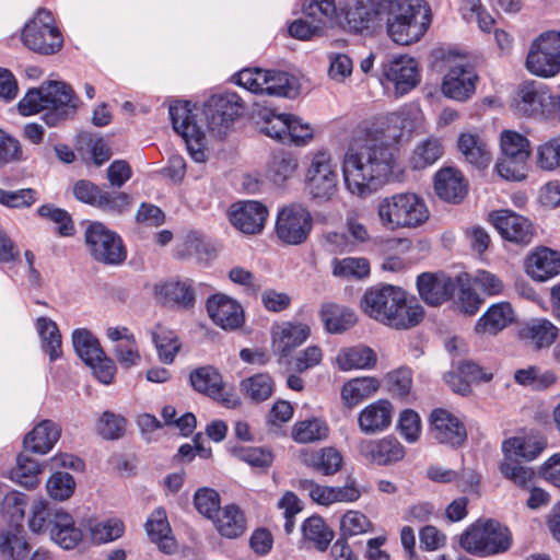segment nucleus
I'll return each instance as SVG.
<instances>
[{
    "mask_svg": "<svg viewBox=\"0 0 560 560\" xmlns=\"http://www.w3.org/2000/svg\"><path fill=\"white\" fill-rule=\"evenodd\" d=\"M397 152L393 143L377 139L365 140L364 145L352 153V195L365 198L376 192L392 173Z\"/></svg>",
    "mask_w": 560,
    "mask_h": 560,
    "instance_id": "obj_1",
    "label": "nucleus"
},
{
    "mask_svg": "<svg viewBox=\"0 0 560 560\" xmlns=\"http://www.w3.org/2000/svg\"><path fill=\"white\" fill-rule=\"evenodd\" d=\"M78 108L73 89L62 81H47L37 89H30L20 100L18 110L23 116L44 112L43 120L56 127L72 116Z\"/></svg>",
    "mask_w": 560,
    "mask_h": 560,
    "instance_id": "obj_2",
    "label": "nucleus"
},
{
    "mask_svg": "<svg viewBox=\"0 0 560 560\" xmlns=\"http://www.w3.org/2000/svg\"><path fill=\"white\" fill-rule=\"evenodd\" d=\"M431 24V11L423 0H396L386 18L387 34L398 45L420 40Z\"/></svg>",
    "mask_w": 560,
    "mask_h": 560,
    "instance_id": "obj_3",
    "label": "nucleus"
},
{
    "mask_svg": "<svg viewBox=\"0 0 560 560\" xmlns=\"http://www.w3.org/2000/svg\"><path fill=\"white\" fill-rule=\"evenodd\" d=\"M547 443L541 436H512L502 442L503 459L499 470L504 478L520 488H527L535 472L521 460L530 462L539 456Z\"/></svg>",
    "mask_w": 560,
    "mask_h": 560,
    "instance_id": "obj_4",
    "label": "nucleus"
},
{
    "mask_svg": "<svg viewBox=\"0 0 560 560\" xmlns=\"http://www.w3.org/2000/svg\"><path fill=\"white\" fill-rule=\"evenodd\" d=\"M377 213L384 226L389 230L415 229L429 219L424 200L413 192H400L382 199Z\"/></svg>",
    "mask_w": 560,
    "mask_h": 560,
    "instance_id": "obj_5",
    "label": "nucleus"
},
{
    "mask_svg": "<svg viewBox=\"0 0 560 560\" xmlns=\"http://www.w3.org/2000/svg\"><path fill=\"white\" fill-rule=\"evenodd\" d=\"M459 545L469 553L491 556L509 550L512 535L495 520H478L460 535Z\"/></svg>",
    "mask_w": 560,
    "mask_h": 560,
    "instance_id": "obj_6",
    "label": "nucleus"
},
{
    "mask_svg": "<svg viewBox=\"0 0 560 560\" xmlns=\"http://www.w3.org/2000/svg\"><path fill=\"white\" fill-rule=\"evenodd\" d=\"M303 13L317 23L313 24L306 20L299 19L290 24V35L301 40H307L313 36L320 35L323 27L319 23L323 22V19H327L331 27L338 26L346 30V26L350 24L349 11L341 9L338 12L334 0H304Z\"/></svg>",
    "mask_w": 560,
    "mask_h": 560,
    "instance_id": "obj_7",
    "label": "nucleus"
},
{
    "mask_svg": "<svg viewBox=\"0 0 560 560\" xmlns=\"http://www.w3.org/2000/svg\"><path fill=\"white\" fill-rule=\"evenodd\" d=\"M246 110L245 102L235 92L212 95L205 104L203 115L208 129L215 136L226 133Z\"/></svg>",
    "mask_w": 560,
    "mask_h": 560,
    "instance_id": "obj_8",
    "label": "nucleus"
},
{
    "mask_svg": "<svg viewBox=\"0 0 560 560\" xmlns=\"http://www.w3.org/2000/svg\"><path fill=\"white\" fill-rule=\"evenodd\" d=\"M526 68L541 78H552L559 73L560 32H545L533 42L526 58Z\"/></svg>",
    "mask_w": 560,
    "mask_h": 560,
    "instance_id": "obj_9",
    "label": "nucleus"
},
{
    "mask_svg": "<svg viewBox=\"0 0 560 560\" xmlns=\"http://www.w3.org/2000/svg\"><path fill=\"white\" fill-rule=\"evenodd\" d=\"M72 343L77 354L93 370L97 380L104 384L112 383L116 365L105 355L98 339L88 329L79 328L72 334Z\"/></svg>",
    "mask_w": 560,
    "mask_h": 560,
    "instance_id": "obj_10",
    "label": "nucleus"
},
{
    "mask_svg": "<svg viewBox=\"0 0 560 560\" xmlns=\"http://www.w3.org/2000/svg\"><path fill=\"white\" fill-rule=\"evenodd\" d=\"M502 159L498 162L499 174L510 180L525 177V164L529 158V141L521 133L505 130L501 136Z\"/></svg>",
    "mask_w": 560,
    "mask_h": 560,
    "instance_id": "obj_11",
    "label": "nucleus"
},
{
    "mask_svg": "<svg viewBox=\"0 0 560 560\" xmlns=\"http://www.w3.org/2000/svg\"><path fill=\"white\" fill-rule=\"evenodd\" d=\"M405 301V291L395 285H384L381 289H372L364 293L361 300L362 311L384 325H401L402 319L393 316L395 306Z\"/></svg>",
    "mask_w": 560,
    "mask_h": 560,
    "instance_id": "obj_12",
    "label": "nucleus"
},
{
    "mask_svg": "<svg viewBox=\"0 0 560 560\" xmlns=\"http://www.w3.org/2000/svg\"><path fill=\"white\" fill-rule=\"evenodd\" d=\"M85 243L95 260L117 265L126 258L120 237L103 223L93 222L85 231Z\"/></svg>",
    "mask_w": 560,
    "mask_h": 560,
    "instance_id": "obj_13",
    "label": "nucleus"
},
{
    "mask_svg": "<svg viewBox=\"0 0 560 560\" xmlns=\"http://www.w3.org/2000/svg\"><path fill=\"white\" fill-rule=\"evenodd\" d=\"M338 175L330 155L320 151L314 154L306 173V189L313 199L329 200L336 194Z\"/></svg>",
    "mask_w": 560,
    "mask_h": 560,
    "instance_id": "obj_14",
    "label": "nucleus"
},
{
    "mask_svg": "<svg viewBox=\"0 0 560 560\" xmlns=\"http://www.w3.org/2000/svg\"><path fill=\"white\" fill-rule=\"evenodd\" d=\"M313 226L310 211L301 205L284 207L277 217L276 234L288 245L303 244Z\"/></svg>",
    "mask_w": 560,
    "mask_h": 560,
    "instance_id": "obj_15",
    "label": "nucleus"
},
{
    "mask_svg": "<svg viewBox=\"0 0 560 560\" xmlns=\"http://www.w3.org/2000/svg\"><path fill=\"white\" fill-rule=\"evenodd\" d=\"M383 77L394 84L395 95L402 96L420 83L418 62L404 55L393 57L382 66Z\"/></svg>",
    "mask_w": 560,
    "mask_h": 560,
    "instance_id": "obj_16",
    "label": "nucleus"
},
{
    "mask_svg": "<svg viewBox=\"0 0 560 560\" xmlns=\"http://www.w3.org/2000/svg\"><path fill=\"white\" fill-rule=\"evenodd\" d=\"M552 98L553 96L545 84L527 81L518 88L512 106L518 116L539 117L545 115L549 105H552Z\"/></svg>",
    "mask_w": 560,
    "mask_h": 560,
    "instance_id": "obj_17",
    "label": "nucleus"
},
{
    "mask_svg": "<svg viewBox=\"0 0 560 560\" xmlns=\"http://www.w3.org/2000/svg\"><path fill=\"white\" fill-rule=\"evenodd\" d=\"M430 435L440 444L459 447L467 439L464 423L446 409L436 408L430 415Z\"/></svg>",
    "mask_w": 560,
    "mask_h": 560,
    "instance_id": "obj_18",
    "label": "nucleus"
},
{
    "mask_svg": "<svg viewBox=\"0 0 560 560\" xmlns=\"http://www.w3.org/2000/svg\"><path fill=\"white\" fill-rule=\"evenodd\" d=\"M417 289L425 304L440 306L453 298L456 290V277L423 272L417 278Z\"/></svg>",
    "mask_w": 560,
    "mask_h": 560,
    "instance_id": "obj_19",
    "label": "nucleus"
},
{
    "mask_svg": "<svg viewBox=\"0 0 560 560\" xmlns=\"http://www.w3.org/2000/svg\"><path fill=\"white\" fill-rule=\"evenodd\" d=\"M490 221L506 241L527 245L533 238L530 222L516 212L498 210L490 214Z\"/></svg>",
    "mask_w": 560,
    "mask_h": 560,
    "instance_id": "obj_20",
    "label": "nucleus"
},
{
    "mask_svg": "<svg viewBox=\"0 0 560 560\" xmlns=\"http://www.w3.org/2000/svg\"><path fill=\"white\" fill-rule=\"evenodd\" d=\"M311 335V328L303 323L282 322L271 328L273 352L279 355V362L295 348L304 343Z\"/></svg>",
    "mask_w": 560,
    "mask_h": 560,
    "instance_id": "obj_21",
    "label": "nucleus"
},
{
    "mask_svg": "<svg viewBox=\"0 0 560 560\" xmlns=\"http://www.w3.org/2000/svg\"><path fill=\"white\" fill-rule=\"evenodd\" d=\"M477 80L472 66L455 65L443 79L442 92L448 98L464 102L475 93Z\"/></svg>",
    "mask_w": 560,
    "mask_h": 560,
    "instance_id": "obj_22",
    "label": "nucleus"
},
{
    "mask_svg": "<svg viewBox=\"0 0 560 560\" xmlns=\"http://www.w3.org/2000/svg\"><path fill=\"white\" fill-rule=\"evenodd\" d=\"M22 40L27 48L42 55L55 54L62 46L58 28L38 22H30L24 26Z\"/></svg>",
    "mask_w": 560,
    "mask_h": 560,
    "instance_id": "obj_23",
    "label": "nucleus"
},
{
    "mask_svg": "<svg viewBox=\"0 0 560 560\" xmlns=\"http://www.w3.org/2000/svg\"><path fill=\"white\" fill-rule=\"evenodd\" d=\"M358 450L368 462L381 466L399 462L405 456V447L393 436H386L378 441H362L358 445Z\"/></svg>",
    "mask_w": 560,
    "mask_h": 560,
    "instance_id": "obj_24",
    "label": "nucleus"
},
{
    "mask_svg": "<svg viewBox=\"0 0 560 560\" xmlns=\"http://www.w3.org/2000/svg\"><path fill=\"white\" fill-rule=\"evenodd\" d=\"M207 312L215 325L224 330L238 328L243 320L242 306L224 294H213L207 301Z\"/></svg>",
    "mask_w": 560,
    "mask_h": 560,
    "instance_id": "obj_25",
    "label": "nucleus"
},
{
    "mask_svg": "<svg viewBox=\"0 0 560 560\" xmlns=\"http://www.w3.org/2000/svg\"><path fill=\"white\" fill-rule=\"evenodd\" d=\"M268 215L267 208L258 201H244L233 206L230 221L234 228L245 234L259 233Z\"/></svg>",
    "mask_w": 560,
    "mask_h": 560,
    "instance_id": "obj_26",
    "label": "nucleus"
},
{
    "mask_svg": "<svg viewBox=\"0 0 560 560\" xmlns=\"http://www.w3.org/2000/svg\"><path fill=\"white\" fill-rule=\"evenodd\" d=\"M434 190L442 200L459 203L467 195L468 183L457 168L443 167L435 173Z\"/></svg>",
    "mask_w": 560,
    "mask_h": 560,
    "instance_id": "obj_27",
    "label": "nucleus"
},
{
    "mask_svg": "<svg viewBox=\"0 0 560 560\" xmlns=\"http://www.w3.org/2000/svg\"><path fill=\"white\" fill-rule=\"evenodd\" d=\"M155 299L164 305H177L188 308L195 303L192 281L187 279L168 280L156 283L153 288Z\"/></svg>",
    "mask_w": 560,
    "mask_h": 560,
    "instance_id": "obj_28",
    "label": "nucleus"
},
{
    "mask_svg": "<svg viewBox=\"0 0 560 560\" xmlns=\"http://www.w3.org/2000/svg\"><path fill=\"white\" fill-rule=\"evenodd\" d=\"M527 273L544 282L560 273V252L540 247L532 253L526 261Z\"/></svg>",
    "mask_w": 560,
    "mask_h": 560,
    "instance_id": "obj_29",
    "label": "nucleus"
},
{
    "mask_svg": "<svg viewBox=\"0 0 560 560\" xmlns=\"http://www.w3.org/2000/svg\"><path fill=\"white\" fill-rule=\"evenodd\" d=\"M294 122V115L281 114L269 119L262 130L268 137L282 143H293L296 145L305 144L310 131L304 127L301 128V133H296L295 128L298 126Z\"/></svg>",
    "mask_w": 560,
    "mask_h": 560,
    "instance_id": "obj_30",
    "label": "nucleus"
},
{
    "mask_svg": "<svg viewBox=\"0 0 560 560\" xmlns=\"http://www.w3.org/2000/svg\"><path fill=\"white\" fill-rule=\"evenodd\" d=\"M393 406L388 400L380 399L366 406L359 415L360 429L366 434L386 430L392 423Z\"/></svg>",
    "mask_w": 560,
    "mask_h": 560,
    "instance_id": "obj_31",
    "label": "nucleus"
},
{
    "mask_svg": "<svg viewBox=\"0 0 560 560\" xmlns=\"http://www.w3.org/2000/svg\"><path fill=\"white\" fill-rule=\"evenodd\" d=\"M60 428L51 420H43L28 432L23 441L25 452L46 454L60 438Z\"/></svg>",
    "mask_w": 560,
    "mask_h": 560,
    "instance_id": "obj_32",
    "label": "nucleus"
},
{
    "mask_svg": "<svg viewBox=\"0 0 560 560\" xmlns=\"http://www.w3.org/2000/svg\"><path fill=\"white\" fill-rule=\"evenodd\" d=\"M145 530L151 541L156 544L161 551L168 555L175 552L176 541L171 535L172 529L163 508H158L151 513L145 523Z\"/></svg>",
    "mask_w": 560,
    "mask_h": 560,
    "instance_id": "obj_33",
    "label": "nucleus"
},
{
    "mask_svg": "<svg viewBox=\"0 0 560 560\" xmlns=\"http://www.w3.org/2000/svg\"><path fill=\"white\" fill-rule=\"evenodd\" d=\"M515 319L514 311L509 302L492 304L477 320L475 331L477 334L497 335Z\"/></svg>",
    "mask_w": 560,
    "mask_h": 560,
    "instance_id": "obj_34",
    "label": "nucleus"
},
{
    "mask_svg": "<svg viewBox=\"0 0 560 560\" xmlns=\"http://www.w3.org/2000/svg\"><path fill=\"white\" fill-rule=\"evenodd\" d=\"M170 116L174 130L182 138H194L199 143V140L203 137V129L195 120L190 102H174L170 106Z\"/></svg>",
    "mask_w": 560,
    "mask_h": 560,
    "instance_id": "obj_35",
    "label": "nucleus"
},
{
    "mask_svg": "<svg viewBox=\"0 0 560 560\" xmlns=\"http://www.w3.org/2000/svg\"><path fill=\"white\" fill-rule=\"evenodd\" d=\"M31 546L21 526L0 529L1 560H26Z\"/></svg>",
    "mask_w": 560,
    "mask_h": 560,
    "instance_id": "obj_36",
    "label": "nucleus"
},
{
    "mask_svg": "<svg viewBox=\"0 0 560 560\" xmlns=\"http://www.w3.org/2000/svg\"><path fill=\"white\" fill-rule=\"evenodd\" d=\"M52 520L54 525L49 533L51 540L66 550L75 548L81 542L83 534L75 526L73 517L61 510Z\"/></svg>",
    "mask_w": 560,
    "mask_h": 560,
    "instance_id": "obj_37",
    "label": "nucleus"
},
{
    "mask_svg": "<svg viewBox=\"0 0 560 560\" xmlns=\"http://www.w3.org/2000/svg\"><path fill=\"white\" fill-rule=\"evenodd\" d=\"M301 530L304 546L306 548H314L319 552H325L334 539L332 529L318 515L307 517L302 523Z\"/></svg>",
    "mask_w": 560,
    "mask_h": 560,
    "instance_id": "obj_38",
    "label": "nucleus"
},
{
    "mask_svg": "<svg viewBox=\"0 0 560 560\" xmlns=\"http://www.w3.org/2000/svg\"><path fill=\"white\" fill-rule=\"evenodd\" d=\"M212 521L217 530L225 538H237L246 530L245 515L235 504L221 509Z\"/></svg>",
    "mask_w": 560,
    "mask_h": 560,
    "instance_id": "obj_39",
    "label": "nucleus"
},
{
    "mask_svg": "<svg viewBox=\"0 0 560 560\" xmlns=\"http://www.w3.org/2000/svg\"><path fill=\"white\" fill-rule=\"evenodd\" d=\"M152 339L161 362L171 364L180 350L177 335L166 326L156 324L152 330Z\"/></svg>",
    "mask_w": 560,
    "mask_h": 560,
    "instance_id": "obj_40",
    "label": "nucleus"
},
{
    "mask_svg": "<svg viewBox=\"0 0 560 560\" xmlns=\"http://www.w3.org/2000/svg\"><path fill=\"white\" fill-rule=\"evenodd\" d=\"M458 149L466 161L478 168L487 167L491 161L487 144L475 135H460L458 138Z\"/></svg>",
    "mask_w": 560,
    "mask_h": 560,
    "instance_id": "obj_41",
    "label": "nucleus"
},
{
    "mask_svg": "<svg viewBox=\"0 0 560 560\" xmlns=\"http://www.w3.org/2000/svg\"><path fill=\"white\" fill-rule=\"evenodd\" d=\"M42 467L39 463L26 453L16 457V465L11 469L10 477L26 489H34L39 483Z\"/></svg>",
    "mask_w": 560,
    "mask_h": 560,
    "instance_id": "obj_42",
    "label": "nucleus"
},
{
    "mask_svg": "<svg viewBox=\"0 0 560 560\" xmlns=\"http://www.w3.org/2000/svg\"><path fill=\"white\" fill-rule=\"evenodd\" d=\"M190 384L199 393L209 397H220L222 376L212 366H201L194 370L189 376Z\"/></svg>",
    "mask_w": 560,
    "mask_h": 560,
    "instance_id": "obj_43",
    "label": "nucleus"
},
{
    "mask_svg": "<svg viewBox=\"0 0 560 560\" xmlns=\"http://www.w3.org/2000/svg\"><path fill=\"white\" fill-rule=\"evenodd\" d=\"M559 329L548 319H533L524 329L523 335L532 341L537 349L550 347L557 336Z\"/></svg>",
    "mask_w": 560,
    "mask_h": 560,
    "instance_id": "obj_44",
    "label": "nucleus"
},
{
    "mask_svg": "<svg viewBox=\"0 0 560 560\" xmlns=\"http://www.w3.org/2000/svg\"><path fill=\"white\" fill-rule=\"evenodd\" d=\"M266 81L261 94L269 96L293 97L296 94L295 80L289 73L277 70H265Z\"/></svg>",
    "mask_w": 560,
    "mask_h": 560,
    "instance_id": "obj_45",
    "label": "nucleus"
},
{
    "mask_svg": "<svg viewBox=\"0 0 560 560\" xmlns=\"http://www.w3.org/2000/svg\"><path fill=\"white\" fill-rule=\"evenodd\" d=\"M329 434L327 423L318 418L296 422L292 428V439L298 443H313L325 440Z\"/></svg>",
    "mask_w": 560,
    "mask_h": 560,
    "instance_id": "obj_46",
    "label": "nucleus"
},
{
    "mask_svg": "<svg viewBox=\"0 0 560 560\" xmlns=\"http://www.w3.org/2000/svg\"><path fill=\"white\" fill-rule=\"evenodd\" d=\"M240 388L242 393L255 402L265 401L271 397L273 393V381L267 373H258L244 378Z\"/></svg>",
    "mask_w": 560,
    "mask_h": 560,
    "instance_id": "obj_47",
    "label": "nucleus"
},
{
    "mask_svg": "<svg viewBox=\"0 0 560 560\" xmlns=\"http://www.w3.org/2000/svg\"><path fill=\"white\" fill-rule=\"evenodd\" d=\"M37 330L40 335L43 349L49 354L50 361L61 357V335L57 324L47 317H39L36 322Z\"/></svg>",
    "mask_w": 560,
    "mask_h": 560,
    "instance_id": "obj_48",
    "label": "nucleus"
},
{
    "mask_svg": "<svg viewBox=\"0 0 560 560\" xmlns=\"http://www.w3.org/2000/svg\"><path fill=\"white\" fill-rule=\"evenodd\" d=\"M459 289L457 306L466 315H475L483 303V299L470 288V277L467 272L456 276V289Z\"/></svg>",
    "mask_w": 560,
    "mask_h": 560,
    "instance_id": "obj_49",
    "label": "nucleus"
},
{
    "mask_svg": "<svg viewBox=\"0 0 560 560\" xmlns=\"http://www.w3.org/2000/svg\"><path fill=\"white\" fill-rule=\"evenodd\" d=\"M300 488L308 490L312 500L322 505H329L334 502L348 500L350 489L347 485L342 488L324 487L307 479L300 480Z\"/></svg>",
    "mask_w": 560,
    "mask_h": 560,
    "instance_id": "obj_50",
    "label": "nucleus"
},
{
    "mask_svg": "<svg viewBox=\"0 0 560 560\" xmlns=\"http://www.w3.org/2000/svg\"><path fill=\"white\" fill-rule=\"evenodd\" d=\"M304 462L313 469L328 476L334 475L339 470L342 463V456L334 447H324L307 455Z\"/></svg>",
    "mask_w": 560,
    "mask_h": 560,
    "instance_id": "obj_51",
    "label": "nucleus"
},
{
    "mask_svg": "<svg viewBox=\"0 0 560 560\" xmlns=\"http://www.w3.org/2000/svg\"><path fill=\"white\" fill-rule=\"evenodd\" d=\"M443 152L441 140L430 137L416 147L410 163L415 170H423L440 160Z\"/></svg>",
    "mask_w": 560,
    "mask_h": 560,
    "instance_id": "obj_52",
    "label": "nucleus"
},
{
    "mask_svg": "<svg viewBox=\"0 0 560 560\" xmlns=\"http://www.w3.org/2000/svg\"><path fill=\"white\" fill-rule=\"evenodd\" d=\"M298 166V159L292 154L285 152L276 154L270 162L268 177L273 184L282 186L294 176Z\"/></svg>",
    "mask_w": 560,
    "mask_h": 560,
    "instance_id": "obj_53",
    "label": "nucleus"
},
{
    "mask_svg": "<svg viewBox=\"0 0 560 560\" xmlns=\"http://www.w3.org/2000/svg\"><path fill=\"white\" fill-rule=\"evenodd\" d=\"M61 510H56L49 506L45 501H34L31 506V517L28 520L30 529L33 533H50L54 525L55 515Z\"/></svg>",
    "mask_w": 560,
    "mask_h": 560,
    "instance_id": "obj_54",
    "label": "nucleus"
},
{
    "mask_svg": "<svg viewBox=\"0 0 560 560\" xmlns=\"http://www.w3.org/2000/svg\"><path fill=\"white\" fill-rule=\"evenodd\" d=\"M393 316H398L402 319L401 325H388L395 329H409L417 326L424 316L423 307L415 300H408L407 293L405 292V301L399 302L395 306Z\"/></svg>",
    "mask_w": 560,
    "mask_h": 560,
    "instance_id": "obj_55",
    "label": "nucleus"
},
{
    "mask_svg": "<svg viewBox=\"0 0 560 560\" xmlns=\"http://www.w3.org/2000/svg\"><path fill=\"white\" fill-rule=\"evenodd\" d=\"M125 525L121 520L112 517L94 524L90 528L91 539L95 544H106L124 535Z\"/></svg>",
    "mask_w": 560,
    "mask_h": 560,
    "instance_id": "obj_56",
    "label": "nucleus"
},
{
    "mask_svg": "<svg viewBox=\"0 0 560 560\" xmlns=\"http://www.w3.org/2000/svg\"><path fill=\"white\" fill-rule=\"evenodd\" d=\"M46 489L51 499L63 501L73 494L75 481L69 472L56 471L48 478Z\"/></svg>",
    "mask_w": 560,
    "mask_h": 560,
    "instance_id": "obj_57",
    "label": "nucleus"
},
{
    "mask_svg": "<svg viewBox=\"0 0 560 560\" xmlns=\"http://www.w3.org/2000/svg\"><path fill=\"white\" fill-rule=\"evenodd\" d=\"M349 314L335 303H325L320 308V318L328 332L340 334L347 329Z\"/></svg>",
    "mask_w": 560,
    "mask_h": 560,
    "instance_id": "obj_58",
    "label": "nucleus"
},
{
    "mask_svg": "<svg viewBox=\"0 0 560 560\" xmlns=\"http://www.w3.org/2000/svg\"><path fill=\"white\" fill-rule=\"evenodd\" d=\"M37 214L58 224V233L61 236H71L74 233L73 221L66 210L46 203L37 209Z\"/></svg>",
    "mask_w": 560,
    "mask_h": 560,
    "instance_id": "obj_59",
    "label": "nucleus"
},
{
    "mask_svg": "<svg viewBox=\"0 0 560 560\" xmlns=\"http://www.w3.org/2000/svg\"><path fill=\"white\" fill-rule=\"evenodd\" d=\"M38 200V192L33 188L4 190L0 188V203L8 208H30Z\"/></svg>",
    "mask_w": 560,
    "mask_h": 560,
    "instance_id": "obj_60",
    "label": "nucleus"
},
{
    "mask_svg": "<svg viewBox=\"0 0 560 560\" xmlns=\"http://www.w3.org/2000/svg\"><path fill=\"white\" fill-rule=\"evenodd\" d=\"M194 503L197 511L209 520L219 513L220 495L211 488H200L195 492Z\"/></svg>",
    "mask_w": 560,
    "mask_h": 560,
    "instance_id": "obj_61",
    "label": "nucleus"
},
{
    "mask_svg": "<svg viewBox=\"0 0 560 560\" xmlns=\"http://www.w3.org/2000/svg\"><path fill=\"white\" fill-rule=\"evenodd\" d=\"M322 360L323 350L318 346H310L292 357L288 365L295 373H304L319 365Z\"/></svg>",
    "mask_w": 560,
    "mask_h": 560,
    "instance_id": "obj_62",
    "label": "nucleus"
},
{
    "mask_svg": "<svg viewBox=\"0 0 560 560\" xmlns=\"http://www.w3.org/2000/svg\"><path fill=\"white\" fill-rule=\"evenodd\" d=\"M126 429V419L110 411H105L97 422L98 433L106 440H117Z\"/></svg>",
    "mask_w": 560,
    "mask_h": 560,
    "instance_id": "obj_63",
    "label": "nucleus"
},
{
    "mask_svg": "<svg viewBox=\"0 0 560 560\" xmlns=\"http://www.w3.org/2000/svg\"><path fill=\"white\" fill-rule=\"evenodd\" d=\"M537 163L546 171L560 167V137L552 138L538 148Z\"/></svg>",
    "mask_w": 560,
    "mask_h": 560,
    "instance_id": "obj_64",
    "label": "nucleus"
}]
</instances>
